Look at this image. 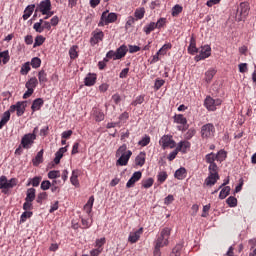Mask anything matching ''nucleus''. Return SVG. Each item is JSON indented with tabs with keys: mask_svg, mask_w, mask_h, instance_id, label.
I'll return each mask as SVG.
<instances>
[{
	"mask_svg": "<svg viewBox=\"0 0 256 256\" xmlns=\"http://www.w3.org/2000/svg\"><path fill=\"white\" fill-rule=\"evenodd\" d=\"M131 155H133V152L131 150H127V144H123L116 151V157H119L116 161V165L120 167H125V165L129 163Z\"/></svg>",
	"mask_w": 256,
	"mask_h": 256,
	"instance_id": "obj_1",
	"label": "nucleus"
},
{
	"mask_svg": "<svg viewBox=\"0 0 256 256\" xmlns=\"http://www.w3.org/2000/svg\"><path fill=\"white\" fill-rule=\"evenodd\" d=\"M171 237V228L165 227L160 231L157 239L155 240V245L158 247H167L169 245V239Z\"/></svg>",
	"mask_w": 256,
	"mask_h": 256,
	"instance_id": "obj_2",
	"label": "nucleus"
},
{
	"mask_svg": "<svg viewBox=\"0 0 256 256\" xmlns=\"http://www.w3.org/2000/svg\"><path fill=\"white\" fill-rule=\"evenodd\" d=\"M208 177L204 181L206 187H213L217 181H219V169H216V166L208 167Z\"/></svg>",
	"mask_w": 256,
	"mask_h": 256,
	"instance_id": "obj_3",
	"label": "nucleus"
},
{
	"mask_svg": "<svg viewBox=\"0 0 256 256\" xmlns=\"http://www.w3.org/2000/svg\"><path fill=\"white\" fill-rule=\"evenodd\" d=\"M222 103V99H213L211 96H207L204 100V107H206L208 111H217V107Z\"/></svg>",
	"mask_w": 256,
	"mask_h": 256,
	"instance_id": "obj_4",
	"label": "nucleus"
},
{
	"mask_svg": "<svg viewBox=\"0 0 256 256\" xmlns=\"http://www.w3.org/2000/svg\"><path fill=\"white\" fill-rule=\"evenodd\" d=\"M117 21L116 13H109V10H106L101 15V21L99 22V27H103V25H109V23H115Z\"/></svg>",
	"mask_w": 256,
	"mask_h": 256,
	"instance_id": "obj_5",
	"label": "nucleus"
},
{
	"mask_svg": "<svg viewBox=\"0 0 256 256\" xmlns=\"http://www.w3.org/2000/svg\"><path fill=\"white\" fill-rule=\"evenodd\" d=\"M247 15H249V4L243 2L240 4L236 11L235 19L236 21H245L247 18Z\"/></svg>",
	"mask_w": 256,
	"mask_h": 256,
	"instance_id": "obj_6",
	"label": "nucleus"
},
{
	"mask_svg": "<svg viewBox=\"0 0 256 256\" xmlns=\"http://www.w3.org/2000/svg\"><path fill=\"white\" fill-rule=\"evenodd\" d=\"M215 135V126L211 123L205 124L201 127L202 139H211Z\"/></svg>",
	"mask_w": 256,
	"mask_h": 256,
	"instance_id": "obj_7",
	"label": "nucleus"
},
{
	"mask_svg": "<svg viewBox=\"0 0 256 256\" xmlns=\"http://www.w3.org/2000/svg\"><path fill=\"white\" fill-rule=\"evenodd\" d=\"M35 139H37L35 133L25 134L21 139V146L23 149H31V146L35 143Z\"/></svg>",
	"mask_w": 256,
	"mask_h": 256,
	"instance_id": "obj_8",
	"label": "nucleus"
},
{
	"mask_svg": "<svg viewBox=\"0 0 256 256\" xmlns=\"http://www.w3.org/2000/svg\"><path fill=\"white\" fill-rule=\"evenodd\" d=\"M211 57V46L205 45L202 46L199 50V55H196L194 60L196 62L203 61L204 59H207Z\"/></svg>",
	"mask_w": 256,
	"mask_h": 256,
	"instance_id": "obj_9",
	"label": "nucleus"
},
{
	"mask_svg": "<svg viewBox=\"0 0 256 256\" xmlns=\"http://www.w3.org/2000/svg\"><path fill=\"white\" fill-rule=\"evenodd\" d=\"M174 123H178V131H187L189 129V126L187 125V118L183 116L182 114H176L174 116Z\"/></svg>",
	"mask_w": 256,
	"mask_h": 256,
	"instance_id": "obj_10",
	"label": "nucleus"
},
{
	"mask_svg": "<svg viewBox=\"0 0 256 256\" xmlns=\"http://www.w3.org/2000/svg\"><path fill=\"white\" fill-rule=\"evenodd\" d=\"M160 145H162L163 149H173L175 147V141L173 136L171 135H164L160 139Z\"/></svg>",
	"mask_w": 256,
	"mask_h": 256,
	"instance_id": "obj_11",
	"label": "nucleus"
},
{
	"mask_svg": "<svg viewBox=\"0 0 256 256\" xmlns=\"http://www.w3.org/2000/svg\"><path fill=\"white\" fill-rule=\"evenodd\" d=\"M17 185V180L15 178H11L10 180H7L6 176L0 177V187L2 189H13Z\"/></svg>",
	"mask_w": 256,
	"mask_h": 256,
	"instance_id": "obj_12",
	"label": "nucleus"
},
{
	"mask_svg": "<svg viewBox=\"0 0 256 256\" xmlns=\"http://www.w3.org/2000/svg\"><path fill=\"white\" fill-rule=\"evenodd\" d=\"M103 37H105V34H103V31L95 30L92 33V37L90 39L91 45H97V43L103 41Z\"/></svg>",
	"mask_w": 256,
	"mask_h": 256,
	"instance_id": "obj_13",
	"label": "nucleus"
},
{
	"mask_svg": "<svg viewBox=\"0 0 256 256\" xmlns=\"http://www.w3.org/2000/svg\"><path fill=\"white\" fill-rule=\"evenodd\" d=\"M142 175L143 174L141 173V171L134 172L133 175L131 176V178L126 183L127 189H131V187H134L135 183H137V181H139V179H141Z\"/></svg>",
	"mask_w": 256,
	"mask_h": 256,
	"instance_id": "obj_14",
	"label": "nucleus"
},
{
	"mask_svg": "<svg viewBox=\"0 0 256 256\" xmlns=\"http://www.w3.org/2000/svg\"><path fill=\"white\" fill-rule=\"evenodd\" d=\"M141 235H143V228H140L135 232H130L128 237L129 243H137L138 239L141 238Z\"/></svg>",
	"mask_w": 256,
	"mask_h": 256,
	"instance_id": "obj_15",
	"label": "nucleus"
},
{
	"mask_svg": "<svg viewBox=\"0 0 256 256\" xmlns=\"http://www.w3.org/2000/svg\"><path fill=\"white\" fill-rule=\"evenodd\" d=\"M51 11V0H44L40 3V12L42 15H48Z\"/></svg>",
	"mask_w": 256,
	"mask_h": 256,
	"instance_id": "obj_16",
	"label": "nucleus"
},
{
	"mask_svg": "<svg viewBox=\"0 0 256 256\" xmlns=\"http://www.w3.org/2000/svg\"><path fill=\"white\" fill-rule=\"evenodd\" d=\"M176 148L177 151H181V153H187L189 149H191V142L187 140L180 141Z\"/></svg>",
	"mask_w": 256,
	"mask_h": 256,
	"instance_id": "obj_17",
	"label": "nucleus"
},
{
	"mask_svg": "<svg viewBox=\"0 0 256 256\" xmlns=\"http://www.w3.org/2000/svg\"><path fill=\"white\" fill-rule=\"evenodd\" d=\"M205 161L206 163H209V167H216V169H219V167L217 166V164L215 163V161H217V157H216V154L211 152L209 154H207L205 156Z\"/></svg>",
	"mask_w": 256,
	"mask_h": 256,
	"instance_id": "obj_18",
	"label": "nucleus"
},
{
	"mask_svg": "<svg viewBox=\"0 0 256 256\" xmlns=\"http://www.w3.org/2000/svg\"><path fill=\"white\" fill-rule=\"evenodd\" d=\"M65 153H67V147H62L55 153L54 163L56 165L61 163V159H63V154Z\"/></svg>",
	"mask_w": 256,
	"mask_h": 256,
	"instance_id": "obj_19",
	"label": "nucleus"
},
{
	"mask_svg": "<svg viewBox=\"0 0 256 256\" xmlns=\"http://www.w3.org/2000/svg\"><path fill=\"white\" fill-rule=\"evenodd\" d=\"M96 81H97V76L95 74H88L85 77L84 84L86 85V87H93Z\"/></svg>",
	"mask_w": 256,
	"mask_h": 256,
	"instance_id": "obj_20",
	"label": "nucleus"
},
{
	"mask_svg": "<svg viewBox=\"0 0 256 256\" xmlns=\"http://www.w3.org/2000/svg\"><path fill=\"white\" fill-rule=\"evenodd\" d=\"M129 51V49L127 48L126 45H122L120 46L117 50H116V59H123V57H125V55H127V52Z\"/></svg>",
	"mask_w": 256,
	"mask_h": 256,
	"instance_id": "obj_21",
	"label": "nucleus"
},
{
	"mask_svg": "<svg viewBox=\"0 0 256 256\" xmlns=\"http://www.w3.org/2000/svg\"><path fill=\"white\" fill-rule=\"evenodd\" d=\"M35 11V4L32 5H28L25 10H24V14H23V19L24 21H27V19H29V17H31V15H33V12Z\"/></svg>",
	"mask_w": 256,
	"mask_h": 256,
	"instance_id": "obj_22",
	"label": "nucleus"
},
{
	"mask_svg": "<svg viewBox=\"0 0 256 256\" xmlns=\"http://www.w3.org/2000/svg\"><path fill=\"white\" fill-rule=\"evenodd\" d=\"M188 53H190V55H195V53H199V49H197V45L194 37H191L190 39V44L188 46Z\"/></svg>",
	"mask_w": 256,
	"mask_h": 256,
	"instance_id": "obj_23",
	"label": "nucleus"
},
{
	"mask_svg": "<svg viewBox=\"0 0 256 256\" xmlns=\"http://www.w3.org/2000/svg\"><path fill=\"white\" fill-rule=\"evenodd\" d=\"M70 183L74 185V187H79V170L72 171V175L70 177Z\"/></svg>",
	"mask_w": 256,
	"mask_h": 256,
	"instance_id": "obj_24",
	"label": "nucleus"
},
{
	"mask_svg": "<svg viewBox=\"0 0 256 256\" xmlns=\"http://www.w3.org/2000/svg\"><path fill=\"white\" fill-rule=\"evenodd\" d=\"M10 119H11V113L9 111L4 112L0 120V129H3V127H5L7 123H9Z\"/></svg>",
	"mask_w": 256,
	"mask_h": 256,
	"instance_id": "obj_25",
	"label": "nucleus"
},
{
	"mask_svg": "<svg viewBox=\"0 0 256 256\" xmlns=\"http://www.w3.org/2000/svg\"><path fill=\"white\" fill-rule=\"evenodd\" d=\"M43 98H37L33 101L31 109L33 112L35 111H39V109H41V107H43Z\"/></svg>",
	"mask_w": 256,
	"mask_h": 256,
	"instance_id": "obj_26",
	"label": "nucleus"
},
{
	"mask_svg": "<svg viewBox=\"0 0 256 256\" xmlns=\"http://www.w3.org/2000/svg\"><path fill=\"white\" fill-rule=\"evenodd\" d=\"M174 176L176 179H179L181 181L185 179V177H187V170L184 167H181L175 171Z\"/></svg>",
	"mask_w": 256,
	"mask_h": 256,
	"instance_id": "obj_27",
	"label": "nucleus"
},
{
	"mask_svg": "<svg viewBox=\"0 0 256 256\" xmlns=\"http://www.w3.org/2000/svg\"><path fill=\"white\" fill-rule=\"evenodd\" d=\"M93 203H95V198L91 196L87 203L84 205V211L90 215L91 211H93Z\"/></svg>",
	"mask_w": 256,
	"mask_h": 256,
	"instance_id": "obj_28",
	"label": "nucleus"
},
{
	"mask_svg": "<svg viewBox=\"0 0 256 256\" xmlns=\"http://www.w3.org/2000/svg\"><path fill=\"white\" fill-rule=\"evenodd\" d=\"M38 84H39V81L35 77H32L26 82L25 87L26 89L35 90V87H37Z\"/></svg>",
	"mask_w": 256,
	"mask_h": 256,
	"instance_id": "obj_29",
	"label": "nucleus"
},
{
	"mask_svg": "<svg viewBox=\"0 0 256 256\" xmlns=\"http://www.w3.org/2000/svg\"><path fill=\"white\" fill-rule=\"evenodd\" d=\"M217 71L213 68H210L208 71L205 72V81L206 83H211L213 80V77H215V74Z\"/></svg>",
	"mask_w": 256,
	"mask_h": 256,
	"instance_id": "obj_30",
	"label": "nucleus"
},
{
	"mask_svg": "<svg viewBox=\"0 0 256 256\" xmlns=\"http://www.w3.org/2000/svg\"><path fill=\"white\" fill-rule=\"evenodd\" d=\"M25 113V102L16 103V115L21 117Z\"/></svg>",
	"mask_w": 256,
	"mask_h": 256,
	"instance_id": "obj_31",
	"label": "nucleus"
},
{
	"mask_svg": "<svg viewBox=\"0 0 256 256\" xmlns=\"http://www.w3.org/2000/svg\"><path fill=\"white\" fill-rule=\"evenodd\" d=\"M135 164L139 167H143L145 165V152L139 153V155L135 159Z\"/></svg>",
	"mask_w": 256,
	"mask_h": 256,
	"instance_id": "obj_32",
	"label": "nucleus"
},
{
	"mask_svg": "<svg viewBox=\"0 0 256 256\" xmlns=\"http://www.w3.org/2000/svg\"><path fill=\"white\" fill-rule=\"evenodd\" d=\"M157 29V25H155V22H150L146 26H144L143 31L146 35H150L152 31H155Z\"/></svg>",
	"mask_w": 256,
	"mask_h": 256,
	"instance_id": "obj_33",
	"label": "nucleus"
},
{
	"mask_svg": "<svg viewBox=\"0 0 256 256\" xmlns=\"http://www.w3.org/2000/svg\"><path fill=\"white\" fill-rule=\"evenodd\" d=\"M136 21H139L145 17V8H137L134 12Z\"/></svg>",
	"mask_w": 256,
	"mask_h": 256,
	"instance_id": "obj_34",
	"label": "nucleus"
},
{
	"mask_svg": "<svg viewBox=\"0 0 256 256\" xmlns=\"http://www.w3.org/2000/svg\"><path fill=\"white\" fill-rule=\"evenodd\" d=\"M1 59H2L3 65H7V63H9V60L11 59V57L9 56L8 50L0 52V63H1Z\"/></svg>",
	"mask_w": 256,
	"mask_h": 256,
	"instance_id": "obj_35",
	"label": "nucleus"
},
{
	"mask_svg": "<svg viewBox=\"0 0 256 256\" xmlns=\"http://www.w3.org/2000/svg\"><path fill=\"white\" fill-rule=\"evenodd\" d=\"M182 249H183V244L181 243L176 244V246L172 249L170 256H181Z\"/></svg>",
	"mask_w": 256,
	"mask_h": 256,
	"instance_id": "obj_36",
	"label": "nucleus"
},
{
	"mask_svg": "<svg viewBox=\"0 0 256 256\" xmlns=\"http://www.w3.org/2000/svg\"><path fill=\"white\" fill-rule=\"evenodd\" d=\"M25 201H35V188H29L27 190Z\"/></svg>",
	"mask_w": 256,
	"mask_h": 256,
	"instance_id": "obj_37",
	"label": "nucleus"
},
{
	"mask_svg": "<svg viewBox=\"0 0 256 256\" xmlns=\"http://www.w3.org/2000/svg\"><path fill=\"white\" fill-rule=\"evenodd\" d=\"M41 176H35L34 178H30L29 182L27 184V187H29V185H32V187H39V184L41 183Z\"/></svg>",
	"mask_w": 256,
	"mask_h": 256,
	"instance_id": "obj_38",
	"label": "nucleus"
},
{
	"mask_svg": "<svg viewBox=\"0 0 256 256\" xmlns=\"http://www.w3.org/2000/svg\"><path fill=\"white\" fill-rule=\"evenodd\" d=\"M77 49H79V46L74 45L69 50L70 59H77L79 57V52H77Z\"/></svg>",
	"mask_w": 256,
	"mask_h": 256,
	"instance_id": "obj_39",
	"label": "nucleus"
},
{
	"mask_svg": "<svg viewBox=\"0 0 256 256\" xmlns=\"http://www.w3.org/2000/svg\"><path fill=\"white\" fill-rule=\"evenodd\" d=\"M40 163H43V150H40L33 159V165L37 166L40 165Z\"/></svg>",
	"mask_w": 256,
	"mask_h": 256,
	"instance_id": "obj_40",
	"label": "nucleus"
},
{
	"mask_svg": "<svg viewBox=\"0 0 256 256\" xmlns=\"http://www.w3.org/2000/svg\"><path fill=\"white\" fill-rule=\"evenodd\" d=\"M31 71V63L26 62L22 65L20 73L21 75H27Z\"/></svg>",
	"mask_w": 256,
	"mask_h": 256,
	"instance_id": "obj_41",
	"label": "nucleus"
},
{
	"mask_svg": "<svg viewBox=\"0 0 256 256\" xmlns=\"http://www.w3.org/2000/svg\"><path fill=\"white\" fill-rule=\"evenodd\" d=\"M93 115H94L96 121H103V119H105V114H103V112H101V110H99V109H94Z\"/></svg>",
	"mask_w": 256,
	"mask_h": 256,
	"instance_id": "obj_42",
	"label": "nucleus"
},
{
	"mask_svg": "<svg viewBox=\"0 0 256 256\" xmlns=\"http://www.w3.org/2000/svg\"><path fill=\"white\" fill-rule=\"evenodd\" d=\"M230 192H231V187L225 186L220 191L219 199H225L227 197V195H229Z\"/></svg>",
	"mask_w": 256,
	"mask_h": 256,
	"instance_id": "obj_43",
	"label": "nucleus"
},
{
	"mask_svg": "<svg viewBox=\"0 0 256 256\" xmlns=\"http://www.w3.org/2000/svg\"><path fill=\"white\" fill-rule=\"evenodd\" d=\"M30 65L31 67H33V69H39V67H41V58L39 57L32 58Z\"/></svg>",
	"mask_w": 256,
	"mask_h": 256,
	"instance_id": "obj_44",
	"label": "nucleus"
},
{
	"mask_svg": "<svg viewBox=\"0 0 256 256\" xmlns=\"http://www.w3.org/2000/svg\"><path fill=\"white\" fill-rule=\"evenodd\" d=\"M151 143V137H149V135H145L139 142L138 145H140V147H147V145H149Z\"/></svg>",
	"mask_w": 256,
	"mask_h": 256,
	"instance_id": "obj_45",
	"label": "nucleus"
},
{
	"mask_svg": "<svg viewBox=\"0 0 256 256\" xmlns=\"http://www.w3.org/2000/svg\"><path fill=\"white\" fill-rule=\"evenodd\" d=\"M225 159H227V152H225L224 150L218 151V153L216 154V161H219L221 163L222 161H225Z\"/></svg>",
	"mask_w": 256,
	"mask_h": 256,
	"instance_id": "obj_46",
	"label": "nucleus"
},
{
	"mask_svg": "<svg viewBox=\"0 0 256 256\" xmlns=\"http://www.w3.org/2000/svg\"><path fill=\"white\" fill-rule=\"evenodd\" d=\"M167 177H168L167 172L165 171L159 172L157 175L158 183H165V181H167Z\"/></svg>",
	"mask_w": 256,
	"mask_h": 256,
	"instance_id": "obj_47",
	"label": "nucleus"
},
{
	"mask_svg": "<svg viewBox=\"0 0 256 256\" xmlns=\"http://www.w3.org/2000/svg\"><path fill=\"white\" fill-rule=\"evenodd\" d=\"M154 182L155 181L153 180V178H147L146 180H142V187H144V189H149L153 187Z\"/></svg>",
	"mask_w": 256,
	"mask_h": 256,
	"instance_id": "obj_48",
	"label": "nucleus"
},
{
	"mask_svg": "<svg viewBox=\"0 0 256 256\" xmlns=\"http://www.w3.org/2000/svg\"><path fill=\"white\" fill-rule=\"evenodd\" d=\"M171 47H172L171 43L164 44V45L158 50V54L167 55V51H169V49H171Z\"/></svg>",
	"mask_w": 256,
	"mask_h": 256,
	"instance_id": "obj_49",
	"label": "nucleus"
},
{
	"mask_svg": "<svg viewBox=\"0 0 256 256\" xmlns=\"http://www.w3.org/2000/svg\"><path fill=\"white\" fill-rule=\"evenodd\" d=\"M43 43H45V37L42 35L36 36L33 47H41Z\"/></svg>",
	"mask_w": 256,
	"mask_h": 256,
	"instance_id": "obj_50",
	"label": "nucleus"
},
{
	"mask_svg": "<svg viewBox=\"0 0 256 256\" xmlns=\"http://www.w3.org/2000/svg\"><path fill=\"white\" fill-rule=\"evenodd\" d=\"M109 59H113L114 61H117V54L115 51L110 50L107 54H106V58H104V61L107 63V61H109Z\"/></svg>",
	"mask_w": 256,
	"mask_h": 256,
	"instance_id": "obj_51",
	"label": "nucleus"
},
{
	"mask_svg": "<svg viewBox=\"0 0 256 256\" xmlns=\"http://www.w3.org/2000/svg\"><path fill=\"white\" fill-rule=\"evenodd\" d=\"M143 101H145V95H140L135 98L131 105L137 107V105H142Z\"/></svg>",
	"mask_w": 256,
	"mask_h": 256,
	"instance_id": "obj_52",
	"label": "nucleus"
},
{
	"mask_svg": "<svg viewBox=\"0 0 256 256\" xmlns=\"http://www.w3.org/2000/svg\"><path fill=\"white\" fill-rule=\"evenodd\" d=\"M183 11V7H181V5L176 4L173 8H172V17H177V15H179V13H181Z\"/></svg>",
	"mask_w": 256,
	"mask_h": 256,
	"instance_id": "obj_53",
	"label": "nucleus"
},
{
	"mask_svg": "<svg viewBox=\"0 0 256 256\" xmlns=\"http://www.w3.org/2000/svg\"><path fill=\"white\" fill-rule=\"evenodd\" d=\"M33 215V212L30 211H25L22 213L21 218H20V223H25L27 219L31 218Z\"/></svg>",
	"mask_w": 256,
	"mask_h": 256,
	"instance_id": "obj_54",
	"label": "nucleus"
},
{
	"mask_svg": "<svg viewBox=\"0 0 256 256\" xmlns=\"http://www.w3.org/2000/svg\"><path fill=\"white\" fill-rule=\"evenodd\" d=\"M38 79L39 83H47V73H45V70H41L38 73Z\"/></svg>",
	"mask_w": 256,
	"mask_h": 256,
	"instance_id": "obj_55",
	"label": "nucleus"
},
{
	"mask_svg": "<svg viewBox=\"0 0 256 256\" xmlns=\"http://www.w3.org/2000/svg\"><path fill=\"white\" fill-rule=\"evenodd\" d=\"M58 177H61L59 170H52L48 173V179H58Z\"/></svg>",
	"mask_w": 256,
	"mask_h": 256,
	"instance_id": "obj_56",
	"label": "nucleus"
},
{
	"mask_svg": "<svg viewBox=\"0 0 256 256\" xmlns=\"http://www.w3.org/2000/svg\"><path fill=\"white\" fill-rule=\"evenodd\" d=\"M226 203L229 207H237V198L230 196L227 198Z\"/></svg>",
	"mask_w": 256,
	"mask_h": 256,
	"instance_id": "obj_57",
	"label": "nucleus"
},
{
	"mask_svg": "<svg viewBox=\"0 0 256 256\" xmlns=\"http://www.w3.org/2000/svg\"><path fill=\"white\" fill-rule=\"evenodd\" d=\"M135 21H137V19L133 16H129L127 18V21H126V29H129V27H133V25L135 24Z\"/></svg>",
	"mask_w": 256,
	"mask_h": 256,
	"instance_id": "obj_58",
	"label": "nucleus"
},
{
	"mask_svg": "<svg viewBox=\"0 0 256 256\" xmlns=\"http://www.w3.org/2000/svg\"><path fill=\"white\" fill-rule=\"evenodd\" d=\"M40 187L42 191H48V189H51V182L49 180H44L42 181Z\"/></svg>",
	"mask_w": 256,
	"mask_h": 256,
	"instance_id": "obj_59",
	"label": "nucleus"
},
{
	"mask_svg": "<svg viewBox=\"0 0 256 256\" xmlns=\"http://www.w3.org/2000/svg\"><path fill=\"white\" fill-rule=\"evenodd\" d=\"M165 23H167V19L165 18L158 19V21L155 23L156 29H161V27L165 26Z\"/></svg>",
	"mask_w": 256,
	"mask_h": 256,
	"instance_id": "obj_60",
	"label": "nucleus"
},
{
	"mask_svg": "<svg viewBox=\"0 0 256 256\" xmlns=\"http://www.w3.org/2000/svg\"><path fill=\"white\" fill-rule=\"evenodd\" d=\"M162 85H165V80H163V79H156V80H155L154 87H155V90H156V91H159V88H160Z\"/></svg>",
	"mask_w": 256,
	"mask_h": 256,
	"instance_id": "obj_61",
	"label": "nucleus"
},
{
	"mask_svg": "<svg viewBox=\"0 0 256 256\" xmlns=\"http://www.w3.org/2000/svg\"><path fill=\"white\" fill-rule=\"evenodd\" d=\"M103 253V248H96L90 251L91 256H99Z\"/></svg>",
	"mask_w": 256,
	"mask_h": 256,
	"instance_id": "obj_62",
	"label": "nucleus"
},
{
	"mask_svg": "<svg viewBox=\"0 0 256 256\" xmlns=\"http://www.w3.org/2000/svg\"><path fill=\"white\" fill-rule=\"evenodd\" d=\"M33 29L36 30L37 33H43V26L41 25V23H34Z\"/></svg>",
	"mask_w": 256,
	"mask_h": 256,
	"instance_id": "obj_63",
	"label": "nucleus"
},
{
	"mask_svg": "<svg viewBox=\"0 0 256 256\" xmlns=\"http://www.w3.org/2000/svg\"><path fill=\"white\" fill-rule=\"evenodd\" d=\"M105 245V238H100L96 240L97 249H101Z\"/></svg>",
	"mask_w": 256,
	"mask_h": 256,
	"instance_id": "obj_64",
	"label": "nucleus"
}]
</instances>
